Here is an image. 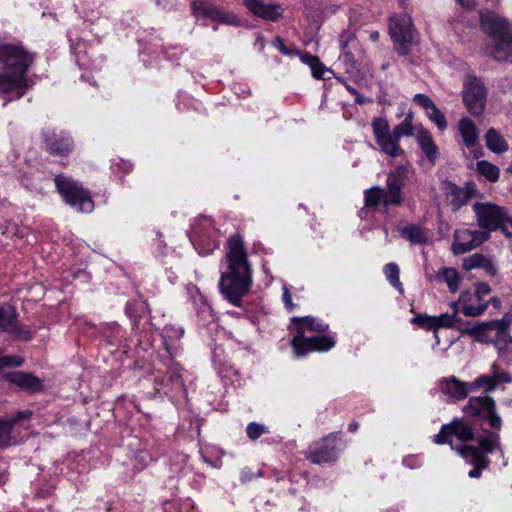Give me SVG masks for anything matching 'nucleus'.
<instances>
[{
  "label": "nucleus",
  "mask_w": 512,
  "mask_h": 512,
  "mask_svg": "<svg viewBox=\"0 0 512 512\" xmlns=\"http://www.w3.org/2000/svg\"><path fill=\"white\" fill-rule=\"evenodd\" d=\"M488 304V302H486ZM489 303H491L495 308L499 309L501 307V301L497 297H493L489 300Z\"/></svg>",
  "instance_id": "603ef678"
},
{
  "label": "nucleus",
  "mask_w": 512,
  "mask_h": 512,
  "mask_svg": "<svg viewBox=\"0 0 512 512\" xmlns=\"http://www.w3.org/2000/svg\"><path fill=\"white\" fill-rule=\"evenodd\" d=\"M346 88H347V89H348V91H349V92H351L352 94H355V95L357 94L356 90H355L353 87H351V86H349V85H346Z\"/></svg>",
  "instance_id": "4d7b16f0"
},
{
  "label": "nucleus",
  "mask_w": 512,
  "mask_h": 512,
  "mask_svg": "<svg viewBox=\"0 0 512 512\" xmlns=\"http://www.w3.org/2000/svg\"><path fill=\"white\" fill-rule=\"evenodd\" d=\"M379 36H380L379 32H377V31H374L370 34V38L372 41H377L379 39Z\"/></svg>",
  "instance_id": "5fc2aeb1"
},
{
  "label": "nucleus",
  "mask_w": 512,
  "mask_h": 512,
  "mask_svg": "<svg viewBox=\"0 0 512 512\" xmlns=\"http://www.w3.org/2000/svg\"><path fill=\"white\" fill-rule=\"evenodd\" d=\"M435 318V339L436 344H439V336H438V329L440 328H452L455 327L456 323L458 322L456 313L449 314V313H443L437 316H433Z\"/></svg>",
  "instance_id": "473e14b6"
},
{
  "label": "nucleus",
  "mask_w": 512,
  "mask_h": 512,
  "mask_svg": "<svg viewBox=\"0 0 512 512\" xmlns=\"http://www.w3.org/2000/svg\"><path fill=\"white\" fill-rule=\"evenodd\" d=\"M247 436L251 440L258 439L262 434L268 433V428L262 424L252 422L247 426Z\"/></svg>",
  "instance_id": "ea45409f"
},
{
  "label": "nucleus",
  "mask_w": 512,
  "mask_h": 512,
  "mask_svg": "<svg viewBox=\"0 0 512 512\" xmlns=\"http://www.w3.org/2000/svg\"><path fill=\"white\" fill-rule=\"evenodd\" d=\"M384 274L390 284L395 287L400 293L403 292V286L399 279V267L396 263H389L384 267Z\"/></svg>",
  "instance_id": "f704fd0d"
},
{
  "label": "nucleus",
  "mask_w": 512,
  "mask_h": 512,
  "mask_svg": "<svg viewBox=\"0 0 512 512\" xmlns=\"http://www.w3.org/2000/svg\"><path fill=\"white\" fill-rule=\"evenodd\" d=\"M275 45L278 47V49L280 50V52L282 54H284V55H288L289 54V51L285 47L284 42H283V40L280 37H277L275 39Z\"/></svg>",
  "instance_id": "8fccbe9b"
},
{
  "label": "nucleus",
  "mask_w": 512,
  "mask_h": 512,
  "mask_svg": "<svg viewBox=\"0 0 512 512\" xmlns=\"http://www.w3.org/2000/svg\"><path fill=\"white\" fill-rule=\"evenodd\" d=\"M413 114L409 113L406 115L405 119L396 125L392 131V133L395 135L396 138L399 140L402 137H409L414 134V131H416V127H419V125L413 126Z\"/></svg>",
  "instance_id": "2f4dec72"
},
{
  "label": "nucleus",
  "mask_w": 512,
  "mask_h": 512,
  "mask_svg": "<svg viewBox=\"0 0 512 512\" xmlns=\"http://www.w3.org/2000/svg\"><path fill=\"white\" fill-rule=\"evenodd\" d=\"M473 192V185L467 184L465 189H455L453 192L454 199H453V205L456 208H459L463 205H465L472 197Z\"/></svg>",
  "instance_id": "c9c22d12"
},
{
  "label": "nucleus",
  "mask_w": 512,
  "mask_h": 512,
  "mask_svg": "<svg viewBox=\"0 0 512 512\" xmlns=\"http://www.w3.org/2000/svg\"><path fill=\"white\" fill-rule=\"evenodd\" d=\"M485 256L483 254L475 253L470 255L463 260V268L465 270H472L475 268H481L484 262Z\"/></svg>",
  "instance_id": "58836bf2"
},
{
  "label": "nucleus",
  "mask_w": 512,
  "mask_h": 512,
  "mask_svg": "<svg viewBox=\"0 0 512 512\" xmlns=\"http://www.w3.org/2000/svg\"><path fill=\"white\" fill-rule=\"evenodd\" d=\"M411 461H414V459L413 458H407V459H404L403 463L405 465H407L408 467L413 468V465H412Z\"/></svg>",
  "instance_id": "6e6d98bb"
},
{
  "label": "nucleus",
  "mask_w": 512,
  "mask_h": 512,
  "mask_svg": "<svg viewBox=\"0 0 512 512\" xmlns=\"http://www.w3.org/2000/svg\"><path fill=\"white\" fill-rule=\"evenodd\" d=\"M481 26L494 40L487 53L498 61L512 62V33L509 23L490 10L480 12Z\"/></svg>",
  "instance_id": "39448f33"
},
{
  "label": "nucleus",
  "mask_w": 512,
  "mask_h": 512,
  "mask_svg": "<svg viewBox=\"0 0 512 512\" xmlns=\"http://www.w3.org/2000/svg\"><path fill=\"white\" fill-rule=\"evenodd\" d=\"M512 376L498 364L493 363L488 374L477 377L474 381L469 382L471 392L483 389L485 393L494 391L503 383H511Z\"/></svg>",
  "instance_id": "2eb2a0df"
},
{
  "label": "nucleus",
  "mask_w": 512,
  "mask_h": 512,
  "mask_svg": "<svg viewBox=\"0 0 512 512\" xmlns=\"http://www.w3.org/2000/svg\"><path fill=\"white\" fill-rule=\"evenodd\" d=\"M312 75L316 79H322L324 77V73L326 71V67L317 60V64L312 65L311 67Z\"/></svg>",
  "instance_id": "37998d69"
},
{
  "label": "nucleus",
  "mask_w": 512,
  "mask_h": 512,
  "mask_svg": "<svg viewBox=\"0 0 512 512\" xmlns=\"http://www.w3.org/2000/svg\"><path fill=\"white\" fill-rule=\"evenodd\" d=\"M453 436L462 442L473 440V428L464 419L455 418L450 423L442 425L439 433L434 436L433 441L439 445L449 444L468 464L473 465V469L469 471L468 476L470 478H479L482 471L489 465L488 458L478 447L473 445L463 444L454 447Z\"/></svg>",
  "instance_id": "f03ea898"
},
{
  "label": "nucleus",
  "mask_w": 512,
  "mask_h": 512,
  "mask_svg": "<svg viewBox=\"0 0 512 512\" xmlns=\"http://www.w3.org/2000/svg\"><path fill=\"white\" fill-rule=\"evenodd\" d=\"M227 268L221 273L219 290L232 305L240 307L242 299L252 287V268L247 251L239 234L230 236L227 241Z\"/></svg>",
  "instance_id": "f257e3e1"
},
{
  "label": "nucleus",
  "mask_w": 512,
  "mask_h": 512,
  "mask_svg": "<svg viewBox=\"0 0 512 512\" xmlns=\"http://www.w3.org/2000/svg\"><path fill=\"white\" fill-rule=\"evenodd\" d=\"M12 423L0 418V449L9 446L12 442Z\"/></svg>",
  "instance_id": "e433bc0d"
},
{
  "label": "nucleus",
  "mask_w": 512,
  "mask_h": 512,
  "mask_svg": "<svg viewBox=\"0 0 512 512\" xmlns=\"http://www.w3.org/2000/svg\"><path fill=\"white\" fill-rule=\"evenodd\" d=\"M477 171L490 182H496L499 178L498 167L485 160L477 163Z\"/></svg>",
  "instance_id": "72a5a7b5"
},
{
  "label": "nucleus",
  "mask_w": 512,
  "mask_h": 512,
  "mask_svg": "<svg viewBox=\"0 0 512 512\" xmlns=\"http://www.w3.org/2000/svg\"><path fill=\"white\" fill-rule=\"evenodd\" d=\"M458 131L466 147H474L479 142V130L476 124L468 117L458 121Z\"/></svg>",
  "instance_id": "a878e982"
},
{
  "label": "nucleus",
  "mask_w": 512,
  "mask_h": 512,
  "mask_svg": "<svg viewBox=\"0 0 512 512\" xmlns=\"http://www.w3.org/2000/svg\"><path fill=\"white\" fill-rule=\"evenodd\" d=\"M511 318L505 315L500 320L470 325L463 330L481 343H492L499 353L512 352V336L509 332Z\"/></svg>",
  "instance_id": "0eeeda50"
},
{
  "label": "nucleus",
  "mask_w": 512,
  "mask_h": 512,
  "mask_svg": "<svg viewBox=\"0 0 512 512\" xmlns=\"http://www.w3.org/2000/svg\"><path fill=\"white\" fill-rule=\"evenodd\" d=\"M486 145L494 153L501 154L508 150V143L494 128H490L485 135Z\"/></svg>",
  "instance_id": "c85d7f7f"
},
{
  "label": "nucleus",
  "mask_w": 512,
  "mask_h": 512,
  "mask_svg": "<svg viewBox=\"0 0 512 512\" xmlns=\"http://www.w3.org/2000/svg\"><path fill=\"white\" fill-rule=\"evenodd\" d=\"M413 100L417 105L424 109L427 118L434 123L440 131L447 129L448 124L445 115L439 110L428 95L418 93L414 96Z\"/></svg>",
  "instance_id": "4be33fe9"
},
{
  "label": "nucleus",
  "mask_w": 512,
  "mask_h": 512,
  "mask_svg": "<svg viewBox=\"0 0 512 512\" xmlns=\"http://www.w3.org/2000/svg\"><path fill=\"white\" fill-rule=\"evenodd\" d=\"M243 4L254 16L266 21L276 22L284 13V8L279 3L265 0H243Z\"/></svg>",
  "instance_id": "a211bd4d"
},
{
  "label": "nucleus",
  "mask_w": 512,
  "mask_h": 512,
  "mask_svg": "<svg viewBox=\"0 0 512 512\" xmlns=\"http://www.w3.org/2000/svg\"><path fill=\"white\" fill-rule=\"evenodd\" d=\"M4 377L10 383L29 393L39 392L43 389L42 379L30 373L11 372L5 374Z\"/></svg>",
  "instance_id": "5701e85b"
},
{
  "label": "nucleus",
  "mask_w": 512,
  "mask_h": 512,
  "mask_svg": "<svg viewBox=\"0 0 512 512\" xmlns=\"http://www.w3.org/2000/svg\"><path fill=\"white\" fill-rule=\"evenodd\" d=\"M58 192L72 208L79 212L90 213L94 204L88 191L83 189L77 181L58 175L55 177Z\"/></svg>",
  "instance_id": "1a4fd4ad"
},
{
  "label": "nucleus",
  "mask_w": 512,
  "mask_h": 512,
  "mask_svg": "<svg viewBox=\"0 0 512 512\" xmlns=\"http://www.w3.org/2000/svg\"><path fill=\"white\" fill-rule=\"evenodd\" d=\"M300 59L303 63L307 64L310 68L312 67V65L314 64H317V60L319 59L318 57L316 56H313L311 54H302L300 56Z\"/></svg>",
  "instance_id": "de8ad7c7"
},
{
  "label": "nucleus",
  "mask_w": 512,
  "mask_h": 512,
  "mask_svg": "<svg viewBox=\"0 0 512 512\" xmlns=\"http://www.w3.org/2000/svg\"><path fill=\"white\" fill-rule=\"evenodd\" d=\"M335 441V436L328 435L321 441L313 443L307 451V459L314 464L333 461L336 458Z\"/></svg>",
  "instance_id": "f3484780"
},
{
  "label": "nucleus",
  "mask_w": 512,
  "mask_h": 512,
  "mask_svg": "<svg viewBox=\"0 0 512 512\" xmlns=\"http://www.w3.org/2000/svg\"><path fill=\"white\" fill-rule=\"evenodd\" d=\"M193 12L197 17H208L216 22L235 25L238 23L237 17L233 14L225 13L204 0H195L192 3Z\"/></svg>",
  "instance_id": "412c9836"
},
{
  "label": "nucleus",
  "mask_w": 512,
  "mask_h": 512,
  "mask_svg": "<svg viewBox=\"0 0 512 512\" xmlns=\"http://www.w3.org/2000/svg\"><path fill=\"white\" fill-rule=\"evenodd\" d=\"M461 311L465 316L476 317L481 315L487 308V303L477 301L472 294L464 293L460 297Z\"/></svg>",
  "instance_id": "cd10ccee"
},
{
  "label": "nucleus",
  "mask_w": 512,
  "mask_h": 512,
  "mask_svg": "<svg viewBox=\"0 0 512 512\" xmlns=\"http://www.w3.org/2000/svg\"><path fill=\"white\" fill-rule=\"evenodd\" d=\"M412 322L422 329L433 330L435 332V318L431 315H417L412 319Z\"/></svg>",
  "instance_id": "4c0bfd02"
},
{
  "label": "nucleus",
  "mask_w": 512,
  "mask_h": 512,
  "mask_svg": "<svg viewBox=\"0 0 512 512\" xmlns=\"http://www.w3.org/2000/svg\"><path fill=\"white\" fill-rule=\"evenodd\" d=\"M401 236L413 244H424L428 240L427 232L418 225H408L400 231Z\"/></svg>",
  "instance_id": "c756f323"
},
{
  "label": "nucleus",
  "mask_w": 512,
  "mask_h": 512,
  "mask_svg": "<svg viewBox=\"0 0 512 512\" xmlns=\"http://www.w3.org/2000/svg\"><path fill=\"white\" fill-rule=\"evenodd\" d=\"M372 129L380 150L393 158L402 156L403 149L399 146V139L389 130V126L385 120L374 119Z\"/></svg>",
  "instance_id": "ddd939ff"
},
{
  "label": "nucleus",
  "mask_w": 512,
  "mask_h": 512,
  "mask_svg": "<svg viewBox=\"0 0 512 512\" xmlns=\"http://www.w3.org/2000/svg\"><path fill=\"white\" fill-rule=\"evenodd\" d=\"M23 360L16 356L0 357V370L5 367H17L22 364Z\"/></svg>",
  "instance_id": "a19ab883"
},
{
  "label": "nucleus",
  "mask_w": 512,
  "mask_h": 512,
  "mask_svg": "<svg viewBox=\"0 0 512 512\" xmlns=\"http://www.w3.org/2000/svg\"><path fill=\"white\" fill-rule=\"evenodd\" d=\"M481 268L484 269L490 276H495L497 274V267L494 265L492 260L486 256Z\"/></svg>",
  "instance_id": "c03bdc74"
},
{
  "label": "nucleus",
  "mask_w": 512,
  "mask_h": 512,
  "mask_svg": "<svg viewBox=\"0 0 512 512\" xmlns=\"http://www.w3.org/2000/svg\"><path fill=\"white\" fill-rule=\"evenodd\" d=\"M462 99L472 116L482 115L487 101V89L483 81L476 76H466L463 82Z\"/></svg>",
  "instance_id": "9b49d317"
},
{
  "label": "nucleus",
  "mask_w": 512,
  "mask_h": 512,
  "mask_svg": "<svg viewBox=\"0 0 512 512\" xmlns=\"http://www.w3.org/2000/svg\"><path fill=\"white\" fill-rule=\"evenodd\" d=\"M33 60V54L21 44H0V91H23L27 86L26 72Z\"/></svg>",
  "instance_id": "7ed1b4c3"
},
{
  "label": "nucleus",
  "mask_w": 512,
  "mask_h": 512,
  "mask_svg": "<svg viewBox=\"0 0 512 512\" xmlns=\"http://www.w3.org/2000/svg\"><path fill=\"white\" fill-rule=\"evenodd\" d=\"M426 279L429 282L445 283L451 293L459 290L461 276L455 268L442 267L435 273H426Z\"/></svg>",
  "instance_id": "b1692460"
},
{
  "label": "nucleus",
  "mask_w": 512,
  "mask_h": 512,
  "mask_svg": "<svg viewBox=\"0 0 512 512\" xmlns=\"http://www.w3.org/2000/svg\"><path fill=\"white\" fill-rule=\"evenodd\" d=\"M283 302L289 311L293 309L294 304L292 303L291 294L287 287H283Z\"/></svg>",
  "instance_id": "49530a36"
},
{
  "label": "nucleus",
  "mask_w": 512,
  "mask_h": 512,
  "mask_svg": "<svg viewBox=\"0 0 512 512\" xmlns=\"http://www.w3.org/2000/svg\"><path fill=\"white\" fill-rule=\"evenodd\" d=\"M469 387V382L461 381L455 376L443 377L437 383L441 400L448 404H455L466 399L471 392Z\"/></svg>",
  "instance_id": "4468645a"
},
{
  "label": "nucleus",
  "mask_w": 512,
  "mask_h": 512,
  "mask_svg": "<svg viewBox=\"0 0 512 512\" xmlns=\"http://www.w3.org/2000/svg\"><path fill=\"white\" fill-rule=\"evenodd\" d=\"M359 428V424L357 422H352L351 424H349V427H348V430L350 432H356Z\"/></svg>",
  "instance_id": "864d4df0"
},
{
  "label": "nucleus",
  "mask_w": 512,
  "mask_h": 512,
  "mask_svg": "<svg viewBox=\"0 0 512 512\" xmlns=\"http://www.w3.org/2000/svg\"><path fill=\"white\" fill-rule=\"evenodd\" d=\"M43 139L46 150L53 155L66 156L74 147L72 138L63 131L44 130Z\"/></svg>",
  "instance_id": "6ab92c4d"
},
{
  "label": "nucleus",
  "mask_w": 512,
  "mask_h": 512,
  "mask_svg": "<svg viewBox=\"0 0 512 512\" xmlns=\"http://www.w3.org/2000/svg\"><path fill=\"white\" fill-rule=\"evenodd\" d=\"M416 139L428 160L431 163H435L439 157V149L435 144L431 133L420 124L419 127H416Z\"/></svg>",
  "instance_id": "393cba45"
},
{
  "label": "nucleus",
  "mask_w": 512,
  "mask_h": 512,
  "mask_svg": "<svg viewBox=\"0 0 512 512\" xmlns=\"http://www.w3.org/2000/svg\"><path fill=\"white\" fill-rule=\"evenodd\" d=\"M31 414L32 412L30 410L20 411L17 412L12 418L8 419L7 421L12 423L13 426L22 419H28L31 416Z\"/></svg>",
  "instance_id": "a18cd8bd"
},
{
  "label": "nucleus",
  "mask_w": 512,
  "mask_h": 512,
  "mask_svg": "<svg viewBox=\"0 0 512 512\" xmlns=\"http://www.w3.org/2000/svg\"><path fill=\"white\" fill-rule=\"evenodd\" d=\"M406 170L398 167L387 176L386 189L374 186L364 191V204L368 208L383 206L385 210L389 206H399L403 202L402 189L404 186Z\"/></svg>",
  "instance_id": "423d86ee"
},
{
  "label": "nucleus",
  "mask_w": 512,
  "mask_h": 512,
  "mask_svg": "<svg viewBox=\"0 0 512 512\" xmlns=\"http://www.w3.org/2000/svg\"><path fill=\"white\" fill-rule=\"evenodd\" d=\"M292 320L298 335L292 339L291 345L297 357L305 356L312 351H328L335 346L336 342L332 336L324 335L309 338L304 336L307 332H325L328 329V324L310 316L295 317Z\"/></svg>",
  "instance_id": "20e7f679"
},
{
  "label": "nucleus",
  "mask_w": 512,
  "mask_h": 512,
  "mask_svg": "<svg viewBox=\"0 0 512 512\" xmlns=\"http://www.w3.org/2000/svg\"><path fill=\"white\" fill-rule=\"evenodd\" d=\"M165 337H168V338H171L172 336H175V337H181L183 335V330L178 328V329H174V328H169V327H166L165 328Z\"/></svg>",
  "instance_id": "09e8293b"
},
{
  "label": "nucleus",
  "mask_w": 512,
  "mask_h": 512,
  "mask_svg": "<svg viewBox=\"0 0 512 512\" xmlns=\"http://www.w3.org/2000/svg\"><path fill=\"white\" fill-rule=\"evenodd\" d=\"M473 208L478 225L484 231L501 229L505 235L512 236V219L507 216L502 207L491 203H475Z\"/></svg>",
  "instance_id": "6e6552de"
},
{
  "label": "nucleus",
  "mask_w": 512,
  "mask_h": 512,
  "mask_svg": "<svg viewBox=\"0 0 512 512\" xmlns=\"http://www.w3.org/2000/svg\"><path fill=\"white\" fill-rule=\"evenodd\" d=\"M0 329L18 336L24 340H30L32 333L22 327L16 319V311L12 306H0Z\"/></svg>",
  "instance_id": "aec40b11"
},
{
  "label": "nucleus",
  "mask_w": 512,
  "mask_h": 512,
  "mask_svg": "<svg viewBox=\"0 0 512 512\" xmlns=\"http://www.w3.org/2000/svg\"><path fill=\"white\" fill-rule=\"evenodd\" d=\"M457 2L466 8H470L474 5V0H457Z\"/></svg>",
  "instance_id": "3c124183"
},
{
  "label": "nucleus",
  "mask_w": 512,
  "mask_h": 512,
  "mask_svg": "<svg viewBox=\"0 0 512 512\" xmlns=\"http://www.w3.org/2000/svg\"><path fill=\"white\" fill-rule=\"evenodd\" d=\"M192 233L195 238L201 241L211 239L217 235L212 219L206 216L199 217L195 220Z\"/></svg>",
  "instance_id": "bb28decb"
},
{
  "label": "nucleus",
  "mask_w": 512,
  "mask_h": 512,
  "mask_svg": "<svg viewBox=\"0 0 512 512\" xmlns=\"http://www.w3.org/2000/svg\"><path fill=\"white\" fill-rule=\"evenodd\" d=\"M463 412L469 417L485 419L495 430L499 431L502 428V419L496 412L495 401L488 395L469 398Z\"/></svg>",
  "instance_id": "f8f14e48"
},
{
  "label": "nucleus",
  "mask_w": 512,
  "mask_h": 512,
  "mask_svg": "<svg viewBox=\"0 0 512 512\" xmlns=\"http://www.w3.org/2000/svg\"><path fill=\"white\" fill-rule=\"evenodd\" d=\"M478 443L485 454L493 453L496 450H501L500 436L495 432H486L485 435L478 440Z\"/></svg>",
  "instance_id": "7c9ffc66"
},
{
  "label": "nucleus",
  "mask_w": 512,
  "mask_h": 512,
  "mask_svg": "<svg viewBox=\"0 0 512 512\" xmlns=\"http://www.w3.org/2000/svg\"><path fill=\"white\" fill-rule=\"evenodd\" d=\"M508 172L512 173V162H511V165L508 168Z\"/></svg>",
  "instance_id": "13d9d810"
},
{
  "label": "nucleus",
  "mask_w": 512,
  "mask_h": 512,
  "mask_svg": "<svg viewBox=\"0 0 512 512\" xmlns=\"http://www.w3.org/2000/svg\"><path fill=\"white\" fill-rule=\"evenodd\" d=\"M491 292V288L487 283L481 282L476 286L475 292L472 294L477 301H482V297L488 295Z\"/></svg>",
  "instance_id": "79ce46f5"
},
{
  "label": "nucleus",
  "mask_w": 512,
  "mask_h": 512,
  "mask_svg": "<svg viewBox=\"0 0 512 512\" xmlns=\"http://www.w3.org/2000/svg\"><path fill=\"white\" fill-rule=\"evenodd\" d=\"M489 238V232L470 230V229H459L455 232L454 241L452 244V251L454 254H464L482 243L487 241Z\"/></svg>",
  "instance_id": "dca6fc26"
},
{
  "label": "nucleus",
  "mask_w": 512,
  "mask_h": 512,
  "mask_svg": "<svg viewBox=\"0 0 512 512\" xmlns=\"http://www.w3.org/2000/svg\"><path fill=\"white\" fill-rule=\"evenodd\" d=\"M412 18L406 13L394 14L389 19V32L395 50L402 56L408 55L414 37Z\"/></svg>",
  "instance_id": "9d476101"
}]
</instances>
